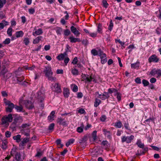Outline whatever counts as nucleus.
Wrapping results in <instances>:
<instances>
[{"instance_id":"obj_54","label":"nucleus","mask_w":161,"mask_h":161,"mask_svg":"<svg viewBox=\"0 0 161 161\" xmlns=\"http://www.w3.org/2000/svg\"><path fill=\"white\" fill-rule=\"evenodd\" d=\"M103 6L105 8H107L108 5L107 2L105 0H103Z\"/></svg>"},{"instance_id":"obj_10","label":"nucleus","mask_w":161,"mask_h":161,"mask_svg":"<svg viewBox=\"0 0 161 161\" xmlns=\"http://www.w3.org/2000/svg\"><path fill=\"white\" fill-rule=\"evenodd\" d=\"M16 77L17 78L16 80L17 83L23 85H25L26 83H27V82L25 81H24L22 82V81H23L25 79L24 76H22L21 77H19L16 76Z\"/></svg>"},{"instance_id":"obj_50","label":"nucleus","mask_w":161,"mask_h":161,"mask_svg":"<svg viewBox=\"0 0 161 161\" xmlns=\"http://www.w3.org/2000/svg\"><path fill=\"white\" fill-rule=\"evenodd\" d=\"M70 48V47L69 45H66V49H65V51L64 53H67V52H71V50L69 49Z\"/></svg>"},{"instance_id":"obj_44","label":"nucleus","mask_w":161,"mask_h":161,"mask_svg":"<svg viewBox=\"0 0 161 161\" xmlns=\"http://www.w3.org/2000/svg\"><path fill=\"white\" fill-rule=\"evenodd\" d=\"M71 33L69 29H67L64 31V34L65 36H68Z\"/></svg>"},{"instance_id":"obj_55","label":"nucleus","mask_w":161,"mask_h":161,"mask_svg":"<svg viewBox=\"0 0 161 161\" xmlns=\"http://www.w3.org/2000/svg\"><path fill=\"white\" fill-rule=\"evenodd\" d=\"M54 125L55 124L54 123H52L48 127V129L50 130H53L54 129Z\"/></svg>"},{"instance_id":"obj_39","label":"nucleus","mask_w":161,"mask_h":161,"mask_svg":"<svg viewBox=\"0 0 161 161\" xmlns=\"http://www.w3.org/2000/svg\"><path fill=\"white\" fill-rule=\"evenodd\" d=\"M63 31L62 29L60 27H58L57 28L56 30V32L57 34L60 35L61 33Z\"/></svg>"},{"instance_id":"obj_34","label":"nucleus","mask_w":161,"mask_h":161,"mask_svg":"<svg viewBox=\"0 0 161 161\" xmlns=\"http://www.w3.org/2000/svg\"><path fill=\"white\" fill-rule=\"evenodd\" d=\"M99 49L98 50H99ZM91 53L94 55H99V50L97 51L96 49H93L91 50Z\"/></svg>"},{"instance_id":"obj_4","label":"nucleus","mask_w":161,"mask_h":161,"mask_svg":"<svg viewBox=\"0 0 161 161\" xmlns=\"http://www.w3.org/2000/svg\"><path fill=\"white\" fill-rule=\"evenodd\" d=\"M5 105H8V107L6 108V112L9 113L12 112L13 108H14V105L11 103L10 101L6 102Z\"/></svg>"},{"instance_id":"obj_15","label":"nucleus","mask_w":161,"mask_h":161,"mask_svg":"<svg viewBox=\"0 0 161 161\" xmlns=\"http://www.w3.org/2000/svg\"><path fill=\"white\" fill-rule=\"evenodd\" d=\"M43 37L42 36H38L33 40V43L34 44H37L42 39Z\"/></svg>"},{"instance_id":"obj_42","label":"nucleus","mask_w":161,"mask_h":161,"mask_svg":"<svg viewBox=\"0 0 161 161\" xmlns=\"http://www.w3.org/2000/svg\"><path fill=\"white\" fill-rule=\"evenodd\" d=\"M71 73L73 75H78V71L75 68L71 70Z\"/></svg>"},{"instance_id":"obj_17","label":"nucleus","mask_w":161,"mask_h":161,"mask_svg":"<svg viewBox=\"0 0 161 161\" xmlns=\"http://www.w3.org/2000/svg\"><path fill=\"white\" fill-rule=\"evenodd\" d=\"M83 78L86 80V82H90L91 81V76L88 75H84L82 76Z\"/></svg>"},{"instance_id":"obj_11","label":"nucleus","mask_w":161,"mask_h":161,"mask_svg":"<svg viewBox=\"0 0 161 161\" xmlns=\"http://www.w3.org/2000/svg\"><path fill=\"white\" fill-rule=\"evenodd\" d=\"M70 30L71 31L77 36L80 34V33L77 30L76 28L73 26H72L70 27Z\"/></svg>"},{"instance_id":"obj_56","label":"nucleus","mask_w":161,"mask_h":161,"mask_svg":"<svg viewBox=\"0 0 161 161\" xmlns=\"http://www.w3.org/2000/svg\"><path fill=\"white\" fill-rule=\"evenodd\" d=\"M47 77L48 78V79L51 81H55L56 80V78L54 77H53L52 75H49Z\"/></svg>"},{"instance_id":"obj_26","label":"nucleus","mask_w":161,"mask_h":161,"mask_svg":"<svg viewBox=\"0 0 161 161\" xmlns=\"http://www.w3.org/2000/svg\"><path fill=\"white\" fill-rule=\"evenodd\" d=\"M55 114V111H52L50 114V115H49L48 117V119L50 120H53V118Z\"/></svg>"},{"instance_id":"obj_22","label":"nucleus","mask_w":161,"mask_h":161,"mask_svg":"<svg viewBox=\"0 0 161 161\" xmlns=\"http://www.w3.org/2000/svg\"><path fill=\"white\" fill-rule=\"evenodd\" d=\"M15 34L16 37L18 38L22 37L24 35V33L22 31H17L15 33Z\"/></svg>"},{"instance_id":"obj_53","label":"nucleus","mask_w":161,"mask_h":161,"mask_svg":"<svg viewBox=\"0 0 161 161\" xmlns=\"http://www.w3.org/2000/svg\"><path fill=\"white\" fill-rule=\"evenodd\" d=\"M150 74L153 75L156 74L157 75V69H153L150 72Z\"/></svg>"},{"instance_id":"obj_62","label":"nucleus","mask_w":161,"mask_h":161,"mask_svg":"<svg viewBox=\"0 0 161 161\" xmlns=\"http://www.w3.org/2000/svg\"><path fill=\"white\" fill-rule=\"evenodd\" d=\"M11 26H15L16 25V22L14 19H13L11 21Z\"/></svg>"},{"instance_id":"obj_38","label":"nucleus","mask_w":161,"mask_h":161,"mask_svg":"<svg viewBox=\"0 0 161 161\" xmlns=\"http://www.w3.org/2000/svg\"><path fill=\"white\" fill-rule=\"evenodd\" d=\"M97 31L100 33L102 32V25L101 24H99L97 26Z\"/></svg>"},{"instance_id":"obj_24","label":"nucleus","mask_w":161,"mask_h":161,"mask_svg":"<svg viewBox=\"0 0 161 161\" xmlns=\"http://www.w3.org/2000/svg\"><path fill=\"white\" fill-rule=\"evenodd\" d=\"M75 142V140L74 139H71L68 140L66 144V146L68 147L71 144H73Z\"/></svg>"},{"instance_id":"obj_60","label":"nucleus","mask_w":161,"mask_h":161,"mask_svg":"<svg viewBox=\"0 0 161 161\" xmlns=\"http://www.w3.org/2000/svg\"><path fill=\"white\" fill-rule=\"evenodd\" d=\"M124 127L126 129L130 130L129 127V125L128 123H125L124 124Z\"/></svg>"},{"instance_id":"obj_19","label":"nucleus","mask_w":161,"mask_h":161,"mask_svg":"<svg viewBox=\"0 0 161 161\" xmlns=\"http://www.w3.org/2000/svg\"><path fill=\"white\" fill-rule=\"evenodd\" d=\"M12 76V74L9 72H8L5 75H3L2 77L3 79L7 80Z\"/></svg>"},{"instance_id":"obj_14","label":"nucleus","mask_w":161,"mask_h":161,"mask_svg":"<svg viewBox=\"0 0 161 161\" xmlns=\"http://www.w3.org/2000/svg\"><path fill=\"white\" fill-rule=\"evenodd\" d=\"M69 39L70 40V42L71 43H75L77 42H80V39L79 38H75L73 36H70L69 37Z\"/></svg>"},{"instance_id":"obj_31","label":"nucleus","mask_w":161,"mask_h":161,"mask_svg":"<svg viewBox=\"0 0 161 161\" xmlns=\"http://www.w3.org/2000/svg\"><path fill=\"white\" fill-rule=\"evenodd\" d=\"M7 142L6 141H3L1 147L3 150H5L7 148Z\"/></svg>"},{"instance_id":"obj_28","label":"nucleus","mask_w":161,"mask_h":161,"mask_svg":"<svg viewBox=\"0 0 161 161\" xmlns=\"http://www.w3.org/2000/svg\"><path fill=\"white\" fill-rule=\"evenodd\" d=\"M30 141V137H26L21 142V144L23 146V145L28 142Z\"/></svg>"},{"instance_id":"obj_64","label":"nucleus","mask_w":161,"mask_h":161,"mask_svg":"<svg viewBox=\"0 0 161 161\" xmlns=\"http://www.w3.org/2000/svg\"><path fill=\"white\" fill-rule=\"evenodd\" d=\"M135 81L136 83L138 84H141V79L138 77L136 78L135 80Z\"/></svg>"},{"instance_id":"obj_25","label":"nucleus","mask_w":161,"mask_h":161,"mask_svg":"<svg viewBox=\"0 0 161 161\" xmlns=\"http://www.w3.org/2000/svg\"><path fill=\"white\" fill-rule=\"evenodd\" d=\"M136 144L137 145L138 147L140 148H143L144 147V144L143 143L141 142L140 140H138L136 143Z\"/></svg>"},{"instance_id":"obj_57","label":"nucleus","mask_w":161,"mask_h":161,"mask_svg":"<svg viewBox=\"0 0 161 161\" xmlns=\"http://www.w3.org/2000/svg\"><path fill=\"white\" fill-rule=\"evenodd\" d=\"M106 119V117L104 115H102L100 118V119L102 122H105Z\"/></svg>"},{"instance_id":"obj_35","label":"nucleus","mask_w":161,"mask_h":161,"mask_svg":"<svg viewBox=\"0 0 161 161\" xmlns=\"http://www.w3.org/2000/svg\"><path fill=\"white\" fill-rule=\"evenodd\" d=\"M12 31L13 29L11 27H10L8 28L7 31V33L9 36H12Z\"/></svg>"},{"instance_id":"obj_47","label":"nucleus","mask_w":161,"mask_h":161,"mask_svg":"<svg viewBox=\"0 0 161 161\" xmlns=\"http://www.w3.org/2000/svg\"><path fill=\"white\" fill-rule=\"evenodd\" d=\"M2 124L3 125L6 124L9 122L4 116L2 118Z\"/></svg>"},{"instance_id":"obj_20","label":"nucleus","mask_w":161,"mask_h":161,"mask_svg":"<svg viewBox=\"0 0 161 161\" xmlns=\"http://www.w3.org/2000/svg\"><path fill=\"white\" fill-rule=\"evenodd\" d=\"M43 33V31L42 29L41 28L39 29L38 30L36 31L33 32V35L35 36V34H36L37 35H39L42 34Z\"/></svg>"},{"instance_id":"obj_8","label":"nucleus","mask_w":161,"mask_h":161,"mask_svg":"<svg viewBox=\"0 0 161 161\" xmlns=\"http://www.w3.org/2000/svg\"><path fill=\"white\" fill-rule=\"evenodd\" d=\"M159 59L155 54H153L150 56L148 59L149 63L153 62L157 63L159 61Z\"/></svg>"},{"instance_id":"obj_45","label":"nucleus","mask_w":161,"mask_h":161,"mask_svg":"<svg viewBox=\"0 0 161 161\" xmlns=\"http://www.w3.org/2000/svg\"><path fill=\"white\" fill-rule=\"evenodd\" d=\"M6 0H0V8L3 7V5L6 3Z\"/></svg>"},{"instance_id":"obj_58","label":"nucleus","mask_w":161,"mask_h":161,"mask_svg":"<svg viewBox=\"0 0 161 161\" xmlns=\"http://www.w3.org/2000/svg\"><path fill=\"white\" fill-rule=\"evenodd\" d=\"M5 135L8 138L9 137L11 136V133L9 131H7L5 133Z\"/></svg>"},{"instance_id":"obj_6","label":"nucleus","mask_w":161,"mask_h":161,"mask_svg":"<svg viewBox=\"0 0 161 161\" xmlns=\"http://www.w3.org/2000/svg\"><path fill=\"white\" fill-rule=\"evenodd\" d=\"M45 69L44 70V72L45 73V75L47 77L49 75H52L53 74V72L52 70L51 67L49 65H47L45 66Z\"/></svg>"},{"instance_id":"obj_30","label":"nucleus","mask_w":161,"mask_h":161,"mask_svg":"<svg viewBox=\"0 0 161 161\" xmlns=\"http://www.w3.org/2000/svg\"><path fill=\"white\" fill-rule=\"evenodd\" d=\"M87 140V136H85L83 138H82L81 140H80L79 142L80 143H85L86 141Z\"/></svg>"},{"instance_id":"obj_3","label":"nucleus","mask_w":161,"mask_h":161,"mask_svg":"<svg viewBox=\"0 0 161 161\" xmlns=\"http://www.w3.org/2000/svg\"><path fill=\"white\" fill-rule=\"evenodd\" d=\"M95 97H99L102 100H105L109 97L108 92H104L102 95L100 94L98 92H96L95 93Z\"/></svg>"},{"instance_id":"obj_41","label":"nucleus","mask_w":161,"mask_h":161,"mask_svg":"<svg viewBox=\"0 0 161 161\" xmlns=\"http://www.w3.org/2000/svg\"><path fill=\"white\" fill-rule=\"evenodd\" d=\"M100 102L101 101L100 100L96 98L94 104V106L97 107L98 105H99Z\"/></svg>"},{"instance_id":"obj_37","label":"nucleus","mask_w":161,"mask_h":161,"mask_svg":"<svg viewBox=\"0 0 161 161\" xmlns=\"http://www.w3.org/2000/svg\"><path fill=\"white\" fill-rule=\"evenodd\" d=\"M84 125L83 124H82L81 126L77 128V131L79 133H81L83 131V128Z\"/></svg>"},{"instance_id":"obj_51","label":"nucleus","mask_w":161,"mask_h":161,"mask_svg":"<svg viewBox=\"0 0 161 161\" xmlns=\"http://www.w3.org/2000/svg\"><path fill=\"white\" fill-rule=\"evenodd\" d=\"M10 39L8 38H7L5 41L3 42V43L4 44H8L10 43Z\"/></svg>"},{"instance_id":"obj_27","label":"nucleus","mask_w":161,"mask_h":161,"mask_svg":"<svg viewBox=\"0 0 161 161\" xmlns=\"http://www.w3.org/2000/svg\"><path fill=\"white\" fill-rule=\"evenodd\" d=\"M8 72L7 69L6 68L3 69L0 72V75L2 77Z\"/></svg>"},{"instance_id":"obj_18","label":"nucleus","mask_w":161,"mask_h":161,"mask_svg":"<svg viewBox=\"0 0 161 161\" xmlns=\"http://www.w3.org/2000/svg\"><path fill=\"white\" fill-rule=\"evenodd\" d=\"M63 94L64 96L65 97L68 98L69 97V91L68 89L67 88H64Z\"/></svg>"},{"instance_id":"obj_5","label":"nucleus","mask_w":161,"mask_h":161,"mask_svg":"<svg viewBox=\"0 0 161 161\" xmlns=\"http://www.w3.org/2000/svg\"><path fill=\"white\" fill-rule=\"evenodd\" d=\"M134 138V136L133 135L130 136H123L121 137V142H125L128 143H130Z\"/></svg>"},{"instance_id":"obj_21","label":"nucleus","mask_w":161,"mask_h":161,"mask_svg":"<svg viewBox=\"0 0 161 161\" xmlns=\"http://www.w3.org/2000/svg\"><path fill=\"white\" fill-rule=\"evenodd\" d=\"M9 122H11L13 120V118L11 114H9L8 116H4Z\"/></svg>"},{"instance_id":"obj_29","label":"nucleus","mask_w":161,"mask_h":161,"mask_svg":"<svg viewBox=\"0 0 161 161\" xmlns=\"http://www.w3.org/2000/svg\"><path fill=\"white\" fill-rule=\"evenodd\" d=\"M41 94L42 93L41 92H38L37 93V98L39 99L41 102L43 99V97L41 96Z\"/></svg>"},{"instance_id":"obj_61","label":"nucleus","mask_w":161,"mask_h":161,"mask_svg":"<svg viewBox=\"0 0 161 161\" xmlns=\"http://www.w3.org/2000/svg\"><path fill=\"white\" fill-rule=\"evenodd\" d=\"M28 11L29 13L31 14H33L35 12V9L32 8L29 9Z\"/></svg>"},{"instance_id":"obj_16","label":"nucleus","mask_w":161,"mask_h":161,"mask_svg":"<svg viewBox=\"0 0 161 161\" xmlns=\"http://www.w3.org/2000/svg\"><path fill=\"white\" fill-rule=\"evenodd\" d=\"M97 131L95 130L93 132L92 134V137L93 139V141L96 142H97Z\"/></svg>"},{"instance_id":"obj_2","label":"nucleus","mask_w":161,"mask_h":161,"mask_svg":"<svg viewBox=\"0 0 161 161\" xmlns=\"http://www.w3.org/2000/svg\"><path fill=\"white\" fill-rule=\"evenodd\" d=\"M99 56L101 59V62L102 64H104L107 62V58L106 54L101 50H99Z\"/></svg>"},{"instance_id":"obj_36","label":"nucleus","mask_w":161,"mask_h":161,"mask_svg":"<svg viewBox=\"0 0 161 161\" xmlns=\"http://www.w3.org/2000/svg\"><path fill=\"white\" fill-rule=\"evenodd\" d=\"M28 105L27 106V107L29 109H31L34 107V106L32 104H31V101H27Z\"/></svg>"},{"instance_id":"obj_13","label":"nucleus","mask_w":161,"mask_h":161,"mask_svg":"<svg viewBox=\"0 0 161 161\" xmlns=\"http://www.w3.org/2000/svg\"><path fill=\"white\" fill-rule=\"evenodd\" d=\"M67 56V53H61L57 56V58L59 61L63 60L65 56Z\"/></svg>"},{"instance_id":"obj_7","label":"nucleus","mask_w":161,"mask_h":161,"mask_svg":"<svg viewBox=\"0 0 161 161\" xmlns=\"http://www.w3.org/2000/svg\"><path fill=\"white\" fill-rule=\"evenodd\" d=\"M56 122L59 125L63 126H67L68 124L67 121L61 117H58L56 120Z\"/></svg>"},{"instance_id":"obj_59","label":"nucleus","mask_w":161,"mask_h":161,"mask_svg":"<svg viewBox=\"0 0 161 161\" xmlns=\"http://www.w3.org/2000/svg\"><path fill=\"white\" fill-rule=\"evenodd\" d=\"M72 90L74 92H77L78 90V86L76 85H74Z\"/></svg>"},{"instance_id":"obj_48","label":"nucleus","mask_w":161,"mask_h":161,"mask_svg":"<svg viewBox=\"0 0 161 161\" xmlns=\"http://www.w3.org/2000/svg\"><path fill=\"white\" fill-rule=\"evenodd\" d=\"M114 94L117 97V98L118 100L119 101H120L121 99V97L120 95L116 91H115Z\"/></svg>"},{"instance_id":"obj_12","label":"nucleus","mask_w":161,"mask_h":161,"mask_svg":"<svg viewBox=\"0 0 161 161\" xmlns=\"http://www.w3.org/2000/svg\"><path fill=\"white\" fill-rule=\"evenodd\" d=\"M103 134L104 135L108 138L110 139L111 138V134L110 131L107 130L106 129H103Z\"/></svg>"},{"instance_id":"obj_1","label":"nucleus","mask_w":161,"mask_h":161,"mask_svg":"<svg viewBox=\"0 0 161 161\" xmlns=\"http://www.w3.org/2000/svg\"><path fill=\"white\" fill-rule=\"evenodd\" d=\"M15 155V157L13 161H23L24 158H21L20 152H18L16 151V150L15 149H12L10 152V155L7 156L5 158V159L8 160H9L11 158V155L14 156Z\"/></svg>"},{"instance_id":"obj_46","label":"nucleus","mask_w":161,"mask_h":161,"mask_svg":"<svg viewBox=\"0 0 161 161\" xmlns=\"http://www.w3.org/2000/svg\"><path fill=\"white\" fill-rule=\"evenodd\" d=\"M142 83L144 86H146L149 84V82L147 80L145 79L142 80Z\"/></svg>"},{"instance_id":"obj_9","label":"nucleus","mask_w":161,"mask_h":161,"mask_svg":"<svg viewBox=\"0 0 161 161\" xmlns=\"http://www.w3.org/2000/svg\"><path fill=\"white\" fill-rule=\"evenodd\" d=\"M52 85L53 87V90L54 91L58 93H60L62 92L60 86L58 83H55Z\"/></svg>"},{"instance_id":"obj_43","label":"nucleus","mask_w":161,"mask_h":161,"mask_svg":"<svg viewBox=\"0 0 161 161\" xmlns=\"http://www.w3.org/2000/svg\"><path fill=\"white\" fill-rule=\"evenodd\" d=\"M102 145L105 146L106 147H108L109 146V144L108 143V141L106 140L103 141L101 143Z\"/></svg>"},{"instance_id":"obj_52","label":"nucleus","mask_w":161,"mask_h":161,"mask_svg":"<svg viewBox=\"0 0 161 161\" xmlns=\"http://www.w3.org/2000/svg\"><path fill=\"white\" fill-rule=\"evenodd\" d=\"M24 42L25 44L26 45H27L30 42L29 39L27 37L25 38L24 39Z\"/></svg>"},{"instance_id":"obj_23","label":"nucleus","mask_w":161,"mask_h":161,"mask_svg":"<svg viewBox=\"0 0 161 161\" xmlns=\"http://www.w3.org/2000/svg\"><path fill=\"white\" fill-rule=\"evenodd\" d=\"M21 137V136L20 135H18L16 136H14L13 137V139L14 140H16L17 142H19L20 141Z\"/></svg>"},{"instance_id":"obj_32","label":"nucleus","mask_w":161,"mask_h":161,"mask_svg":"<svg viewBox=\"0 0 161 161\" xmlns=\"http://www.w3.org/2000/svg\"><path fill=\"white\" fill-rule=\"evenodd\" d=\"M15 108L17 110V111L18 112H20L22 111L23 110V108L21 106H18L15 105L14 106Z\"/></svg>"},{"instance_id":"obj_33","label":"nucleus","mask_w":161,"mask_h":161,"mask_svg":"<svg viewBox=\"0 0 161 161\" xmlns=\"http://www.w3.org/2000/svg\"><path fill=\"white\" fill-rule=\"evenodd\" d=\"M122 125L121 122L120 121H118L116 122L114 125V126L117 128H120Z\"/></svg>"},{"instance_id":"obj_63","label":"nucleus","mask_w":161,"mask_h":161,"mask_svg":"<svg viewBox=\"0 0 161 161\" xmlns=\"http://www.w3.org/2000/svg\"><path fill=\"white\" fill-rule=\"evenodd\" d=\"M113 26V24L112 23V21H111L110 22V25L108 28V29L110 30V31L112 30Z\"/></svg>"},{"instance_id":"obj_49","label":"nucleus","mask_w":161,"mask_h":161,"mask_svg":"<svg viewBox=\"0 0 161 161\" xmlns=\"http://www.w3.org/2000/svg\"><path fill=\"white\" fill-rule=\"evenodd\" d=\"M14 119H16V121L18 123L20 120L19 122H22V117L19 116L15 117Z\"/></svg>"},{"instance_id":"obj_40","label":"nucleus","mask_w":161,"mask_h":161,"mask_svg":"<svg viewBox=\"0 0 161 161\" xmlns=\"http://www.w3.org/2000/svg\"><path fill=\"white\" fill-rule=\"evenodd\" d=\"M139 66V63H135L131 64V68L136 69L137 68H138Z\"/></svg>"}]
</instances>
